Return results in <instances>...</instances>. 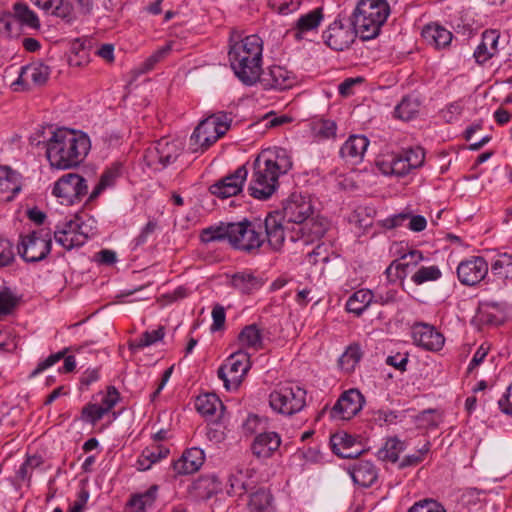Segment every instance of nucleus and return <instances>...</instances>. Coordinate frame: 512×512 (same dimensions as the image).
Instances as JSON below:
<instances>
[{
	"label": "nucleus",
	"instance_id": "nucleus-6",
	"mask_svg": "<svg viewBox=\"0 0 512 512\" xmlns=\"http://www.w3.org/2000/svg\"><path fill=\"white\" fill-rule=\"evenodd\" d=\"M390 14L386 0H360L352 15V24L362 40L378 36Z\"/></svg>",
	"mask_w": 512,
	"mask_h": 512
},
{
	"label": "nucleus",
	"instance_id": "nucleus-47",
	"mask_svg": "<svg viewBox=\"0 0 512 512\" xmlns=\"http://www.w3.org/2000/svg\"><path fill=\"white\" fill-rule=\"evenodd\" d=\"M312 130L318 139H332L336 137L337 124L330 119H320L313 123Z\"/></svg>",
	"mask_w": 512,
	"mask_h": 512
},
{
	"label": "nucleus",
	"instance_id": "nucleus-54",
	"mask_svg": "<svg viewBox=\"0 0 512 512\" xmlns=\"http://www.w3.org/2000/svg\"><path fill=\"white\" fill-rule=\"evenodd\" d=\"M100 396V402L97 404L102 410H105V415L114 408L120 399L119 393L115 387H109L107 391Z\"/></svg>",
	"mask_w": 512,
	"mask_h": 512
},
{
	"label": "nucleus",
	"instance_id": "nucleus-35",
	"mask_svg": "<svg viewBox=\"0 0 512 512\" xmlns=\"http://www.w3.org/2000/svg\"><path fill=\"white\" fill-rule=\"evenodd\" d=\"M230 284L243 294H251L263 286V281L249 271H241L231 276Z\"/></svg>",
	"mask_w": 512,
	"mask_h": 512
},
{
	"label": "nucleus",
	"instance_id": "nucleus-5",
	"mask_svg": "<svg viewBox=\"0 0 512 512\" xmlns=\"http://www.w3.org/2000/svg\"><path fill=\"white\" fill-rule=\"evenodd\" d=\"M200 238L204 243L227 240L233 248L248 253L257 251L264 243L261 225L246 220L210 226L201 232Z\"/></svg>",
	"mask_w": 512,
	"mask_h": 512
},
{
	"label": "nucleus",
	"instance_id": "nucleus-30",
	"mask_svg": "<svg viewBox=\"0 0 512 512\" xmlns=\"http://www.w3.org/2000/svg\"><path fill=\"white\" fill-rule=\"evenodd\" d=\"M239 350L246 352H256L263 348L262 330L257 324L245 326L237 338Z\"/></svg>",
	"mask_w": 512,
	"mask_h": 512
},
{
	"label": "nucleus",
	"instance_id": "nucleus-57",
	"mask_svg": "<svg viewBox=\"0 0 512 512\" xmlns=\"http://www.w3.org/2000/svg\"><path fill=\"white\" fill-rule=\"evenodd\" d=\"M211 316H212V324L210 326L211 332H216V331L222 330L224 328L225 321H226L225 308L220 304L214 305L212 312H211Z\"/></svg>",
	"mask_w": 512,
	"mask_h": 512
},
{
	"label": "nucleus",
	"instance_id": "nucleus-32",
	"mask_svg": "<svg viewBox=\"0 0 512 512\" xmlns=\"http://www.w3.org/2000/svg\"><path fill=\"white\" fill-rule=\"evenodd\" d=\"M422 36L427 43L437 49L447 47L453 38V34L448 29L436 23L426 25L422 31Z\"/></svg>",
	"mask_w": 512,
	"mask_h": 512
},
{
	"label": "nucleus",
	"instance_id": "nucleus-2",
	"mask_svg": "<svg viewBox=\"0 0 512 512\" xmlns=\"http://www.w3.org/2000/svg\"><path fill=\"white\" fill-rule=\"evenodd\" d=\"M283 218L293 224L289 231L292 242L302 241L310 244L320 240L329 227L326 218L315 215L310 196L302 193H292L283 206Z\"/></svg>",
	"mask_w": 512,
	"mask_h": 512
},
{
	"label": "nucleus",
	"instance_id": "nucleus-36",
	"mask_svg": "<svg viewBox=\"0 0 512 512\" xmlns=\"http://www.w3.org/2000/svg\"><path fill=\"white\" fill-rule=\"evenodd\" d=\"M158 493V486L152 485L146 491L131 495L127 507L131 512H144L153 507Z\"/></svg>",
	"mask_w": 512,
	"mask_h": 512
},
{
	"label": "nucleus",
	"instance_id": "nucleus-14",
	"mask_svg": "<svg viewBox=\"0 0 512 512\" xmlns=\"http://www.w3.org/2000/svg\"><path fill=\"white\" fill-rule=\"evenodd\" d=\"M88 192L86 180L76 173H68L59 178L53 187V194L61 204L73 205L80 202Z\"/></svg>",
	"mask_w": 512,
	"mask_h": 512
},
{
	"label": "nucleus",
	"instance_id": "nucleus-62",
	"mask_svg": "<svg viewBox=\"0 0 512 512\" xmlns=\"http://www.w3.org/2000/svg\"><path fill=\"white\" fill-rule=\"evenodd\" d=\"M14 259L11 243L6 239H0V266L9 265Z\"/></svg>",
	"mask_w": 512,
	"mask_h": 512
},
{
	"label": "nucleus",
	"instance_id": "nucleus-38",
	"mask_svg": "<svg viewBox=\"0 0 512 512\" xmlns=\"http://www.w3.org/2000/svg\"><path fill=\"white\" fill-rule=\"evenodd\" d=\"M12 16L22 27L31 30L40 29L41 24L37 14L26 3H15Z\"/></svg>",
	"mask_w": 512,
	"mask_h": 512
},
{
	"label": "nucleus",
	"instance_id": "nucleus-22",
	"mask_svg": "<svg viewBox=\"0 0 512 512\" xmlns=\"http://www.w3.org/2000/svg\"><path fill=\"white\" fill-rule=\"evenodd\" d=\"M23 186L22 175L9 168H0V202H8L15 198Z\"/></svg>",
	"mask_w": 512,
	"mask_h": 512
},
{
	"label": "nucleus",
	"instance_id": "nucleus-4",
	"mask_svg": "<svg viewBox=\"0 0 512 512\" xmlns=\"http://www.w3.org/2000/svg\"><path fill=\"white\" fill-rule=\"evenodd\" d=\"M228 57L236 77L245 85L252 86L262 72L263 40L256 34L241 38L240 34L233 32Z\"/></svg>",
	"mask_w": 512,
	"mask_h": 512
},
{
	"label": "nucleus",
	"instance_id": "nucleus-19",
	"mask_svg": "<svg viewBox=\"0 0 512 512\" xmlns=\"http://www.w3.org/2000/svg\"><path fill=\"white\" fill-rule=\"evenodd\" d=\"M412 337L418 347L431 352L440 351L445 344L444 335L427 323H416L412 328Z\"/></svg>",
	"mask_w": 512,
	"mask_h": 512
},
{
	"label": "nucleus",
	"instance_id": "nucleus-51",
	"mask_svg": "<svg viewBox=\"0 0 512 512\" xmlns=\"http://www.w3.org/2000/svg\"><path fill=\"white\" fill-rule=\"evenodd\" d=\"M18 304L17 296L7 287L0 288V318L13 312Z\"/></svg>",
	"mask_w": 512,
	"mask_h": 512
},
{
	"label": "nucleus",
	"instance_id": "nucleus-12",
	"mask_svg": "<svg viewBox=\"0 0 512 512\" xmlns=\"http://www.w3.org/2000/svg\"><path fill=\"white\" fill-rule=\"evenodd\" d=\"M182 150L181 141L161 138L146 150L144 158L148 166L154 170H161L173 163Z\"/></svg>",
	"mask_w": 512,
	"mask_h": 512
},
{
	"label": "nucleus",
	"instance_id": "nucleus-56",
	"mask_svg": "<svg viewBox=\"0 0 512 512\" xmlns=\"http://www.w3.org/2000/svg\"><path fill=\"white\" fill-rule=\"evenodd\" d=\"M105 416V410L97 403H89L82 409V419L91 424H95Z\"/></svg>",
	"mask_w": 512,
	"mask_h": 512
},
{
	"label": "nucleus",
	"instance_id": "nucleus-20",
	"mask_svg": "<svg viewBox=\"0 0 512 512\" xmlns=\"http://www.w3.org/2000/svg\"><path fill=\"white\" fill-rule=\"evenodd\" d=\"M364 404V397L357 389L344 392L331 410V417L349 420L359 413Z\"/></svg>",
	"mask_w": 512,
	"mask_h": 512
},
{
	"label": "nucleus",
	"instance_id": "nucleus-28",
	"mask_svg": "<svg viewBox=\"0 0 512 512\" xmlns=\"http://www.w3.org/2000/svg\"><path fill=\"white\" fill-rule=\"evenodd\" d=\"M500 34L496 30H486L482 34L481 43L474 51L477 63L483 64L498 53Z\"/></svg>",
	"mask_w": 512,
	"mask_h": 512
},
{
	"label": "nucleus",
	"instance_id": "nucleus-11",
	"mask_svg": "<svg viewBox=\"0 0 512 512\" xmlns=\"http://www.w3.org/2000/svg\"><path fill=\"white\" fill-rule=\"evenodd\" d=\"M250 367V354L238 350L231 354L218 369V377L223 381L227 390H234L241 384Z\"/></svg>",
	"mask_w": 512,
	"mask_h": 512
},
{
	"label": "nucleus",
	"instance_id": "nucleus-10",
	"mask_svg": "<svg viewBox=\"0 0 512 512\" xmlns=\"http://www.w3.org/2000/svg\"><path fill=\"white\" fill-rule=\"evenodd\" d=\"M51 245V233L39 229L20 237L18 253L26 262H38L50 253Z\"/></svg>",
	"mask_w": 512,
	"mask_h": 512
},
{
	"label": "nucleus",
	"instance_id": "nucleus-61",
	"mask_svg": "<svg viewBox=\"0 0 512 512\" xmlns=\"http://www.w3.org/2000/svg\"><path fill=\"white\" fill-rule=\"evenodd\" d=\"M67 350L68 349L65 348L57 353L51 354L46 359L39 362L37 365V368L34 371V374L41 373L44 370H46L47 368H49V367L53 366L54 364H56L57 362H59L62 358H64Z\"/></svg>",
	"mask_w": 512,
	"mask_h": 512
},
{
	"label": "nucleus",
	"instance_id": "nucleus-13",
	"mask_svg": "<svg viewBox=\"0 0 512 512\" xmlns=\"http://www.w3.org/2000/svg\"><path fill=\"white\" fill-rule=\"evenodd\" d=\"M394 247L396 249L394 254L398 257L385 270V275L390 283H395L398 280L403 282L408 274L425 259L420 250L410 249L404 252L402 244H395Z\"/></svg>",
	"mask_w": 512,
	"mask_h": 512
},
{
	"label": "nucleus",
	"instance_id": "nucleus-44",
	"mask_svg": "<svg viewBox=\"0 0 512 512\" xmlns=\"http://www.w3.org/2000/svg\"><path fill=\"white\" fill-rule=\"evenodd\" d=\"M45 13L65 18L69 14V6L66 0H31Z\"/></svg>",
	"mask_w": 512,
	"mask_h": 512
},
{
	"label": "nucleus",
	"instance_id": "nucleus-43",
	"mask_svg": "<svg viewBox=\"0 0 512 512\" xmlns=\"http://www.w3.org/2000/svg\"><path fill=\"white\" fill-rule=\"evenodd\" d=\"M120 176V166L115 165L107 168L101 175L98 184L95 186L89 200L96 199L105 189L112 187Z\"/></svg>",
	"mask_w": 512,
	"mask_h": 512
},
{
	"label": "nucleus",
	"instance_id": "nucleus-21",
	"mask_svg": "<svg viewBox=\"0 0 512 512\" xmlns=\"http://www.w3.org/2000/svg\"><path fill=\"white\" fill-rule=\"evenodd\" d=\"M265 89L284 90L296 83V76L287 68L279 65L271 66L267 72L261 73L258 79Z\"/></svg>",
	"mask_w": 512,
	"mask_h": 512
},
{
	"label": "nucleus",
	"instance_id": "nucleus-29",
	"mask_svg": "<svg viewBox=\"0 0 512 512\" xmlns=\"http://www.w3.org/2000/svg\"><path fill=\"white\" fill-rule=\"evenodd\" d=\"M267 242L274 250H279L285 240V229L278 213H270L264 222Z\"/></svg>",
	"mask_w": 512,
	"mask_h": 512
},
{
	"label": "nucleus",
	"instance_id": "nucleus-39",
	"mask_svg": "<svg viewBox=\"0 0 512 512\" xmlns=\"http://www.w3.org/2000/svg\"><path fill=\"white\" fill-rule=\"evenodd\" d=\"M323 20V13L320 8L301 15L295 25L296 38H302L303 34L316 30Z\"/></svg>",
	"mask_w": 512,
	"mask_h": 512
},
{
	"label": "nucleus",
	"instance_id": "nucleus-59",
	"mask_svg": "<svg viewBox=\"0 0 512 512\" xmlns=\"http://www.w3.org/2000/svg\"><path fill=\"white\" fill-rule=\"evenodd\" d=\"M489 350L490 347L485 343L481 344L477 348L467 368L469 373L473 372V370H475L481 363H483L484 359L489 353Z\"/></svg>",
	"mask_w": 512,
	"mask_h": 512
},
{
	"label": "nucleus",
	"instance_id": "nucleus-40",
	"mask_svg": "<svg viewBox=\"0 0 512 512\" xmlns=\"http://www.w3.org/2000/svg\"><path fill=\"white\" fill-rule=\"evenodd\" d=\"M406 449L404 441L397 437L388 438L383 446L378 450L377 457L382 461L395 463L399 459V455Z\"/></svg>",
	"mask_w": 512,
	"mask_h": 512
},
{
	"label": "nucleus",
	"instance_id": "nucleus-9",
	"mask_svg": "<svg viewBox=\"0 0 512 512\" xmlns=\"http://www.w3.org/2000/svg\"><path fill=\"white\" fill-rule=\"evenodd\" d=\"M424 161L425 152L423 148L415 147L382 156L377 161V167L383 175L403 177L412 170L420 168Z\"/></svg>",
	"mask_w": 512,
	"mask_h": 512
},
{
	"label": "nucleus",
	"instance_id": "nucleus-7",
	"mask_svg": "<svg viewBox=\"0 0 512 512\" xmlns=\"http://www.w3.org/2000/svg\"><path fill=\"white\" fill-rule=\"evenodd\" d=\"M232 122L231 114L220 111L203 119L190 137V145L196 152L206 150L226 134Z\"/></svg>",
	"mask_w": 512,
	"mask_h": 512
},
{
	"label": "nucleus",
	"instance_id": "nucleus-16",
	"mask_svg": "<svg viewBox=\"0 0 512 512\" xmlns=\"http://www.w3.org/2000/svg\"><path fill=\"white\" fill-rule=\"evenodd\" d=\"M55 241L66 250L84 245L88 239L86 226L77 216L57 226L54 232Z\"/></svg>",
	"mask_w": 512,
	"mask_h": 512
},
{
	"label": "nucleus",
	"instance_id": "nucleus-52",
	"mask_svg": "<svg viewBox=\"0 0 512 512\" xmlns=\"http://www.w3.org/2000/svg\"><path fill=\"white\" fill-rule=\"evenodd\" d=\"M164 328L159 327L153 331L144 332L138 339L134 341L132 347L134 349H143L145 347L151 346L158 341H161L164 337Z\"/></svg>",
	"mask_w": 512,
	"mask_h": 512
},
{
	"label": "nucleus",
	"instance_id": "nucleus-45",
	"mask_svg": "<svg viewBox=\"0 0 512 512\" xmlns=\"http://www.w3.org/2000/svg\"><path fill=\"white\" fill-rule=\"evenodd\" d=\"M442 272L437 265L421 266L411 276V281L416 285L426 282L437 281L441 278Z\"/></svg>",
	"mask_w": 512,
	"mask_h": 512
},
{
	"label": "nucleus",
	"instance_id": "nucleus-23",
	"mask_svg": "<svg viewBox=\"0 0 512 512\" xmlns=\"http://www.w3.org/2000/svg\"><path fill=\"white\" fill-rule=\"evenodd\" d=\"M369 143L364 135H351L341 146L340 156L347 163L358 164L362 162Z\"/></svg>",
	"mask_w": 512,
	"mask_h": 512
},
{
	"label": "nucleus",
	"instance_id": "nucleus-18",
	"mask_svg": "<svg viewBox=\"0 0 512 512\" xmlns=\"http://www.w3.org/2000/svg\"><path fill=\"white\" fill-rule=\"evenodd\" d=\"M488 271V263L483 257L472 256L459 263L457 276L463 285L474 286L486 277Z\"/></svg>",
	"mask_w": 512,
	"mask_h": 512
},
{
	"label": "nucleus",
	"instance_id": "nucleus-8",
	"mask_svg": "<svg viewBox=\"0 0 512 512\" xmlns=\"http://www.w3.org/2000/svg\"><path fill=\"white\" fill-rule=\"evenodd\" d=\"M306 390L297 383L285 382L278 384L269 395V405L273 411L291 416L306 406Z\"/></svg>",
	"mask_w": 512,
	"mask_h": 512
},
{
	"label": "nucleus",
	"instance_id": "nucleus-63",
	"mask_svg": "<svg viewBox=\"0 0 512 512\" xmlns=\"http://www.w3.org/2000/svg\"><path fill=\"white\" fill-rule=\"evenodd\" d=\"M88 499L89 492L85 488H81L77 492L76 500L70 505L69 512H83Z\"/></svg>",
	"mask_w": 512,
	"mask_h": 512
},
{
	"label": "nucleus",
	"instance_id": "nucleus-46",
	"mask_svg": "<svg viewBox=\"0 0 512 512\" xmlns=\"http://www.w3.org/2000/svg\"><path fill=\"white\" fill-rule=\"evenodd\" d=\"M333 452L342 458L357 457L360 451H347L352 444V438L348 435H334L331 438Z\"/></svg>",
	"mask_w": 512,
	"mask_h": 512
},
{
	"label": "nucleus",
	"instance_id": "nucleus-64",
	"mask_svg": "<svg viewBox=\"0 0 512 512\" xmlns=\"http://www.w3.org/2000/svg\"><path fill=\"white\" fill-rule=\"evenodd\" d=\"M501 411L507 415H512V384L508 386L506 393L498 400Z\"/></svg>",
	"mask_w": 512,
	"mask_h": 512
},
{
	"label": "nucleus",
	"instance_id": "nucleus-37",
	"mask_svg": "<svg viewBox=\"0 0 512 512\" xmlns=\"http://www.w3.org/2000/svg\"><path fill=\"white\" fill-rule=\"evenodd\" d=\"M254 470L237 467L228 478V494H242L250 487L249 480L253 477Z\"/></svg>",
	"mask_w": 512,
	"mask_h": 512
},
{
	"label": "nucleus",
	"instance_id": "nucleus-3",
	"mask_svg": "<svg viewBox=\"0 0 512 512\" xmlns=\"http://www.w3.org/2000/svg\"><path fill=\"white\" fill-rule=\"evenodd\" d=\"M291 168L292 161L285 149L263 150L254 161L249 194L258 200L269 199L279 187V178Z\"/></svg>",
	"mask_w": 512,
	"mask_h": 512
},
{
	"label": "nucleus",
	"instance_id": "nucleus-27",
	"mask_svg": "<svg viewBox=\"0 0 512 512\" xmlns=\"http://www.w3.org/2000/svg\"><path fill=\"white\" fill-rule=\"evenodd\" d=\"M50 68L44 63L34 62L21 68L17 83L27 86L43 85L50 76Z\"/></svg>",
	"mask_w": 512,
	"mask_h": 512
},
{
	"label": "nucleus",
	"instance_id": "nucleus-25",
	"mask_svg": "<svg viewBox=\"0 0 512 512\" xmlns=\"http://www.w3.org/2000/svg\"><path fill=\"white\" fill-rule=\"evenodd\" d=\"M205 461L204 451L198 447L187 449L182 456L173 464V468L178 474H192L197 472Z\"/></svg>",
	"mask_w": 512,
	"mask_h": 512
},
{
	"label": "nucleus",
	"instance_id": "nucleus-17",
	"mask_svg": "<svg viewBox=\"0 0 512 512\" xmlns=\"http://www.w3.org/2000/svg\"><path fill=\"white\" fill-rule=\"evenodd\" d=\"M248 170L243 165L210 186V192L222 199L230 198L242 192L247 180Z\"/></svg>",
	"mask_w": 512,
	"mask_h": 512
},
{
	"label": "nucleus",
	"instance_id": "nucleus-24",
	"mask_svg": "<svg viewBox=\"0 0 512 512\" xmlns=\"http://www.w3.org/2000/svg\"><path fill=\"white\" fill-rule=\"evenodd\" d=\"M281 445V437L278 433L267 431L258 434L251 446L252 453L260 459H267L278 451Z\"/></svg>",
	"mask_w": 512,
	"mask_h": 512
},
{
	"label": "nucleus",
	"instance_id": "nucleus-58",
	"mask_svg": "<svg viewBox=\"0 0 512 512\" xmlns=\"http://www.w3.org/2000/svg\"><path fill=\"white\" fill-rule=\"evenodd\" d=\"M409 219V211L400 212L393 214L381 221V226L386 229H393L396 227L403 226Z\"/></svg>",
	"mask_w": 512,
	"mask_h": 512
},
{
	"label": "nucleus",
	"instance_id": "nucleus-49",
	"mask_svg": "<svg viewBox=\"0 0 512 512\" xmlns=\"http://www.w3.org/2000/svg\"><path fill=\"white\" fill-rule=\"evenodd\" d=\"M362 356L358 345L349 346L339 359L340 367L346 372H351L358 364Z\"/></svg>",
	"mask_w": 512,
	"mask_h": 512
},
{
	"label": "nucleus",
	"instance_id": "nucleus-41",
	"mask_svg": "<svg viewBox=\"0 0 512 512\" xmlns=\"http://www.w3.org/2000/svg\"><path fill=\"white\" fill-rule=\"evenodd\" d=\"M249 508L252 512H273V496L266 489H259L250 496Z\"/></svg>",
	"mask_w": 512,
	"mask_h": 512
},
{
	"label": "nucleus",
	"instance_id": "nucleus-31",
	"mask_svg": "<svg viewBox=\"0 0 512 512\" xmlns=\"http://www.w3.org/2000/svg\"><path fill=\"white\" fill-rule=\"evenodd\" d=\"M196 410L206 418H220L224 406L219 397L214 393L199 395L195 401Z\"/></svg>",
	"mask_w": 512,
	"mask_h": 512
},
{
	"label": "nucleus",
	"instance_id": "nucleus-55",
	"mask_svg": "<svg viewBox=\"0 0 512 512\" xmlns=\"http://www.w3.org/2000/svg\"><path fill=\"white\" fill-rule=\"evenodd\" d=\"M302 0H268L271 8L279 14L288 15L296 11Z\"/></svg>",
	"mask_w": 512,
	"mask_h": 512
},
{
	"label": "nucleus",
	"instance_id": "nucleus-53",
	"mask_svg": "<svg viewBox=\"0 0 512 512\" xmlns=\"http://www.w3.org/2000/svg\"><path fill=\"white\" fill-rule=\"evenodd\" d=\"M407 512H446V509L436 500L423 499L415 502Z\"/></svg>",
	"mask_w": 512,
	"mask_h": 512
},
{
	"label": "nucleus",
	"instance_id": "nucleus-48",
	"mask_svg": "<svg viewBox=\"0 0 512 512\" xmlns=\"http://www.w3.org/2000/svg\"><path fill=\"white\" fill-rule=\"evenodd\" d=\"M419 111V103L416 99L404 97L395 107V116L402 120L412 119Z\"/></svg>",
	"mask_w": 512,
	"mask_h": 512
},
{
	"label": "nucleus",
	"instance_id": "nucleus-26",
	"mask_svg": "<svg viewBox=\"0 0 512 512\" xmlns=\"http://www.w3.org/2000/svg\"><path fill=\"white\" fill-rule=\"evenodd\" d=\"M353 482L361 487H370L378 478V471L370 461L359 460L348 467Z\"/></svg>",
	"mask_w": 512,
	"mask_h": 512
},
{
	"label": "nucleus",
	"instance_id": "nucleus-33",
	"mask_svg": "<svg viewBox=\"0 0 512 512\" xmlns=\"http://www.w3.org/2000/svg\"><path fill=\"white\" fill-rule=\"evenodd\" d=\"M169 452V448L160 444H153L146 447L138 457L136 467L139 471H146L154 464L166 458Z\"/></svg>",
	"mask_w": 512,
	"mask_h": 512
},
{
	"label": "nucleus",
	"instance_id": "nucleus-1",
	"mask_svg": "<svg viewBox=\"0 0 512 512\" xmlns=\"http://www.w3.org/2000/svg\"><path fill=\"white\" fill-rule=\"evenodd\" d=\"M30 144L44 145L51 167L66 170L84 161L91 149L89 136L75 129L41 126L30 137Z\"/></svg>",
	"mask_w": 512,
	"mask_h": 512
},
{
	"label": "nucleus",
	"instance_id": "nucleus-34",
	"mask_svg": "<svg viewBox=\"0 0 512 512\" xmlns=\"http://www.w3.org/2000/svg\"><path fill=\"white\" fill-rule=\"evenodd\" d=\"M374 302V293L370 289H359L349 296L345 308L355 316H361Z\"/></svg>",
	"mask_w": 512,
	"mask_h": 512
},
{
	"label": "nucleus",
	"instance_id": "nucleus-42",
	"mask_svg": "<svg viewBox=\"0 0 512 512\" xmlns=\"http://www.w3.org/2000/svg\"><path fill=\"white\" fill-rule=\"evenodd\" d=\"M492 274L501 280H512V254L503 253L491 264Z\"/></svg>",
	"mask_w": 512,
	"mask_h": 512
},
{
	"label": "nucleus",
	"instance_id": "nucleus-50",
	"mask_svg": "<svg viewBox=\"0 0 512 512\" xmlns=\"http://www.w3.org/2000/svg\"><path fill=\"white\" fill-rule=\"evenodd\" d=\"M404 417L403 412L391 409H379L374 412V420L380 426L395 425L401 422Z\"/></svg>",
	"mask_w": 512,
	"mask_h": 512
},
{
	"label": "nucleus",
	"instance_id": "nucleus-60",
	"mask_svg": "<svg viewBox=\"0 0 512 512\" xmlns=\"http://www.w3.org/2000/svg\"><path fill=\"white\" fill-rule=\"evenodd\" d=\"M462 111V104L459 102H453L447 105L445 109L442 110V117L446 122L451 123L456 121L460 117Z\"/></svg>",
	"mask_w": 512,
	"mask_h": 512
},
{
	"label": "nucleus",
	"instance_id": "nucleus-15",
	"mask_svg": "<svg viewBox=\"0 0 512 512\" xmlns=\"http://www.w3.org/2000/svg\"><path fill=\"white\" fill-rule=\"evenodd\" d=\"M358 36L352 20L335 19L323 32L324 42L333 50L343 51L350 47Z\"/></svg>",
	"mask_w": 512,
	"mask_h": 512
}]
</instances>
